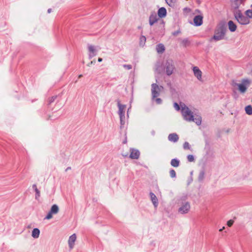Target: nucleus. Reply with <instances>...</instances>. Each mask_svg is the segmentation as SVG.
Returning a JSON list of instances; mask_svg holds the SVG:
<instances>
[{
    "instance_id": "9d476101",
    "label": "nucleus",
    "mask_w": 252,
    "mask_h": 252,
    "mask_svg": "<svg viewBox=\"0 0 252 252\" xmlns=\"http://www.w3.org/2000/svg\"><path fill=\"white\" fill-rule=\"evenodd\" d=\"M59 208L58 206L56 204L53 205L51 208L50 212L48 213L46 217V219L47 220H50L52 218V215L53 214H56L59 212Z\"/></svg>"
},
{
    "instance_id": "7c9ffc66",
    "label": "nucleus",
    "mask_w": 252,
    "mask_h": 252,
    "mask_svg": "<svg viewBox=\"0 0 252 252\" xmlns=\"http://www.w3.org/2000/svg\"><path fill=\"white\" fill-rule=\"evenodd\" d=\"M174 108L177 110L179 111L181 109V104L179 105L177 103L175 102L173 104Z\"/></svg>"
},
{
    "instance_id": "6e6552de",
    "label": "nucleus",
    "mask_w": 252,
    "mask_h": 252,
    "mask_svg": "<svg viewBox=\"0 0 252 252\" xmlns=\"http://www.w3.org/2000/svg\"><path fill=\"white\" fill-rule=\"evenodd\" d=\"M231 6L235 11L239 10V8H241V5H244L246 0H230Z\"/></svg>"
},
{
    "instance_id": "423d86ee",
    "label": "nucleus",
    "mask_w": 252,
    "mask_h": 252,
    "mask_svg": "<svg viewBox=\"0 0 252 252\" xmlns=\"http://www.w3.org/2000/svg\"><path fill=\"white\" fill-rule=\"evenodd\" d=\"M163 89V88L162 86H158L156 83L152 84L151 85L152 99H154L158 96Z\"/></svg>"
},
{
    "instance_id": "6ab92c4d",
    "label": "nucleus",
    "mask_w": 252,
    "mask_h": 252,
    "mask_svg": "<svg viewBox=\"0 0 252 252\" xmlns=\"http://www.w3.org/2000/svg\"><path fill=\"white\" fill-rule=\"evenodd\" d=\"M168 139L170 141L176 142L179 139V137L176 133H171L168 135Z\"/></svg>"
},
{
    "instance_id": "37998d69",
    "label": "nucleus",
    "mask_w": 252,
    "mask_h": 252,
    "mask_svg": "<svg viewBox=\"0 0 252 252\" xmlns=\"http://www.w3.org/2000/svg\"><path fill=\"white\" fill-rule=\"evenodd\" d=\"M102 61V59L101 58H98V62H101Z\"/></svg>"
},
{
    "instance_id": "c85d7f7f",
    "label": "nucleus",
    "mask_w": 252,
    "mask_h": 252,
    "mask_svg": "<svg viewBox=\"0 0 252 252\" xmlns=\"http://www.w3.org/2000/svg\"><path fill=\"white\" fill-rule=\"evenodd\" d=\"M183 148L185 150H191L190 146L188 142H185L184 143Z\"/></svg>"
},
{
    "instance_id": "4468645a",
    "label": "nucleus",
    "mask_w": 252,
    "mask_h": 252,
    "mask_svg": "<svg viewBox=\"0 0 252 252\" xmlns=\"http://www.w3.org/2000/svg\"><path fill=\"white\" fill-rule=\"evenodd\" d=\"M242 178L244 182L249 183L252 181V175L250 172H246L243 174Z\"/></svg>"
},
{
    "instance_id": "473e14b6",
    "label": "nucleus",
    "mask_w": 252,
    "mask_h": 252,
    "mask_svg": "<svg viewBox=\"0 0 252 252\" xmlns=\"http://www.w3.org/2000/svg\"><path fill=\"white\" fill-rule=\"evenodd\" d=\"M187 158H188V160L189 162H192L194 160V157L191 155H188Z\"/></svg>"
},
{
    "instance_id": "aec40b11",
    "label": "nucleus",
    "mask_w": 252,
    "mask_h": 252,
    "mask_svg": "<svg viewBox=\"0 0 252 252\" xmlns=\"http://www.w3.org/2000/svg\"><path fill=\"white\" fill-rule=\"evenodd\" d=\"M166 10L164 7H161L158 10V16L160 18L165 17L166 15Z\"/></svg>"
},
{
    "instance_id": "a18cd8bd",
    "label": "nucleus",
    "mask_w": 252,
    "mask_h": 252,
    "mask_svg": "<svg viewBox=\"0 0 252 252\" xmlns=\"http://www.w3.org/2000/svg\"><path fill=\"white\" fill-rule=\"evenodd\" d=\"M51 11H52V9L51 8L48 9V13H50V12H51Z\"/></svg>"
},
{
    "instance_id": "a19ab883",
    "label": "nucleus",
    "mask_w": 252,
    "mask_h": 252,
    "mask_svg": "<svg viewBox=\"0 0 252 252\" xmlns=\"http://www.w3.org/2000/svg\"><path fill=\"white\" fill-rule=\"evenodd\" d=\"M95 63V60L92 61L88 64V66H90L92 64L94 63Z\"/></svg>"
},
{
    "instance_id": "c9c22d12",
    "label": "nucleus",
    "mask_w": 252,
    "mask_h": 252,
    "mask_svg": "<svg viewBox=\"0 0 252 252\" xmlns=\"http://www.w3.org/2000/svg\"><path fill=\"white\" fill-rule=\"evenodd\" d=\"M234 223V221L232 220H229L227 222V225L229 226V227H231L233 224Z\"/></svg>"
},
{
    "instance_id": "0eeeda50",
    "label": "nucleus",
    "mask_w": 252,
    "mask_h": 252,
    "mask_svg": "<svg viewBox=\"0 0 252 252\" xmlns=\"http://www.w3.org/2000/svg\"><path fill=\"white\" fill-rule=\"evenodd\" d=\"M118 106L119 107L118 113L120 118L121 124L122 125H123L125 124V112L126 108V105L122 104L120 102H118Z\"/></svg>"
},
{
    "instance_id": "2eb2a0df",
    "label": "nucleus",
    "mask_w": 252,
    "mask_h": 252,
    "mask_svg": "<svg viewBox=\"0 0 252 252\" xmlns=\"http://www.w3.org/2000/svg\"><path fill=\"white\" fill-rule=\"evenodd\" d=\"M202 16L200 15H197L195 16L193 19L194 25L196 26L201 25L202 24Z\"/></svg>"
},
{
    "instance_id": "f8f14e48",
    "label": "nucleus",
    "mask_w": 252,
    "mask_h": 252,
    "mask_svg": "<svg viewBox=\"0 0 252 252\" xmlns=\"http://www.w3.org/2000/svg\"><path fill=\"white\" fill-rule=\"evenodd\" d=\"M194 75L199 81H202V71L197 66H194L192 68Z\"/></svg>"
},
{
    "instance_id": "f704fd0d",
    "label": "nucleus",
    "mask_w": 252,
    "mask_h": 252,
    "mask_svg": "<svg viewBox=\"0 0 252 252\" xmlns=\"http://www.w3.org/2000/svg\"><path fill=\"white\" fill-rule=\"evenodd\" d=\"M154 99H155V100L157 104H160L162 103V100L160 98L156 97V98H154Z\"/></svg>"
},
{
    "instance_id": "9b49d317",
    "label": "nucleus",
    "mask_w": 252,
    "mask_h": 252,
    "mask_svg": "<svg viewBox=\"0 0 252 252\" xmlns=\"http://www.w3.org/2000/svg\"><path fill=\"white\" fill-rule=\"evenodd\" d=\"M88 55L90 59L95 56L97 53V48L96 47L90 45L88 46Z\"/></svg>"
},
{
    "instance_id": "79ce46f5",
    "label": "nucleus",
    "mask_w": 252,
    "mask_h": 252,
    "mask_svg": "<svg viewBox=\"0 0 252 252\" xmlns=\"http://www.w3.org/2000/svg\"><path fill=\"white\" fill-rule=\"evenodd\" d=\"M32 188L34 189V190H35V189H37L36 185L35 184L32 185Z\"/></svg>"
},
{
    "instance_id": "39448f33",
    "label": "nucleus",
    "mask_w": 252,
    "mask_h": 252,
    "mask_svg": "<svg viewBox=\"0 0 252 252\" xmlns=\"http://www.w3.org/2000/svg\"><path fill=\"white\" fill-rule=\"evenodd\" d=\"M251 81L248 79H242L240 83H235L234 86L237 87L239 91L244 94L246 92L247 89L250 86Z\"/></svg>"
},
{
    "instance_id": "e433bc0d",
    "label": "nucleus",
    "mask_w": 252,
    "mask_h": 252,
    "mask_svg": "<svg viewBox=\"0 0 252 252\" xmlns=\"http://www.w3.org/2000/svg\"><path fill=\"white\" fill-rule=\"evenodd\" d=\"M123 66L125 68L128 70L131 69L132 68V66L130 64H124Z\"/></svg>"
},
{
    "instance_id": "c03bdc74",
    "label": "nucleus",
    "mask_w": 252,
    "mask_h": 252,
    "mask_svg": "<svg viewBox=\"0 0 252 252\" xmlns=\"http://www.w3.org/2000/svg\"><path fill=\"white\" fill-rule=\"evenodd\" d=\"M225 229V227L224 226H223L222 228L220 229L219 230L220 231H222L223 229Z\"/></svg>"
},
{
    "instance_id": "4c0bfd02",
    "label": "nucleus",
    "mask_w": 252,
    "mask_h": 252,
    "mask_svg": "<svg viewBox=\"0 0 252 252\" xmlns=\"http://www.w3.org/2000/svg\"><path fill=\"white\" fill-rule=\"evenodd\" d=\"M35 192H36V196H35V198H36L37 197H39L40 196V191L38 189H35V190H34Z\"/></svg>"
},
{
    "instance_id": "bb28decb",
    "label": "nucleus",
    "mask_w": 252,
    "mask_h": 252,
    "mask_svg": "<svg viewBox=\"0 0 252 252\" xmlns=\"http://www.w3.org/2000/svg\"><path fill=\"white\" fill-rule=\"evenodd\" d=\"M165 1L167 4L171 7L174 6L176 2V0H165Z\"/></svg>"
},
{
    "instance_id": "f257e3e1",
    "label": "nucleus",
    "mask_w": 252,
    "mask_h": 252,
    "mask_svg": "<svg viewBox=\"0 0 252 252\" xmlns=\"http://www.w3.org/2000/svg\"><path fill=\"white\" fill-rule=\"evenodd\" d=\"M181 113L183 119L188 122H193L197 126L201 124V117L197 114H194L191 110L187 107L184 103H181Z\"/></svg>"
},
{
    "instance_id": "1a4fd4ad",
    "label": "nucleus",
    "mask_w": 252,
    "mask_h": 252,
    "mask_svg": "<svg viewBox=\"0 0 252 252\" xmlns=\"http://www.w3.org/2000/svg\"><path fill=\"white\" fill-rule=\"evenodd\" d=\"M190 208V204L188 202L183 203L178 209V212L181 214H187Z\"/></svg>"
},
{
    "instance_id": "7ed1b4c3",
    "label": "nucleus",
    "mask_w": 252,
    "mask_h": 252,
    "mask_svg": "<svg viewBox=\"0 0 252 252\" xmlns=\"http://www.w3.org/2000/svg\"><path fill=\"white\" fill-rule=\"evenodd\" d=\"M164 71L167 76H170L174 73L175 66L174 61L171 59L166 60L163 63Z\"/></svg>"
},
{
    "instance_id": "f03ea898",
    "label": "nucleus",
    "mask_w": 252,
    "mask_h": 252,
    "mask_svg": "<svg viewBox=\"0 0 252 252\" xmlns=\"http://www.w3.org/2000/svg\"><path fill=\"white\" fill-rule=\"evenodd\" d=\"M226 29L224 25L220 24L215 31L214 36L210 39V41L213 40L218 41L224 38Z\"/></svg>"
},
{
    "instance_id": "72a5a7b5",
    "label": "nucleus",
    "mask_w": 252,
    "mask_h": 252,
    "mask_svg": "<svg viewBox=\"0 0 252 252\" xmlns=\"http://www.w3.org/2000/svg\"><path fill=\"white\" fill-rule=\"evenodd\" d=\"M156 71L157 72L158 74H161L163 72V70L159 66H157Z\"/></svg>"
},
{
    "instance_id": "2f4dec72",
    "label": "nucleus",
    "mask_w": 252,
    "mask_h": 252,
    "mask_svg": "<svg viewBox=\"0 0 252 252\" xmlns=\"http://www.w3.org/2000/svg\"><path fill=\"white\" fill-rule=\"evenodd\" d=\"M170 175L171 178H174L176 177V172L174 170L172 169L170 171Z\"/></svg>"
},
{
    "instance_id": "ddd939ff",
    "label": "nucleus",
    "mask_w": 252,
    "mask_h": 252,
    "mask_svg": "<svg viewBox=\"0 0 252 252\" xmlns=\"http://www.w3.org/2000/svg\"><path fill=\"white\" fill-rule=\"evenodd\" d=\"M130 156L129 157L131 159H138L140 156L139 151L135 149H131L130 150Z\"/></svg>"
},
{
    "instance_id": "4be33fe9",
    "label": "nucleus",
    "mask_w": 252,
    "mask_h": 252,
    "mask_svg": "<svg viewBox=\"0 0 252 252\" xmlns=\"http://www.w3.org/2000/svg\"><path fill=\"white\" fill-rule=\"evenodd\" d=\"M156 50L158 53H162L164 50L165 48L162 44H159L157 46Z\"/></svg>"
},
{
    "instance_id": "58836bf2",
    "label": "nucleus",
    "mask_w": 252,
    "mask_h": 252,
    "mask_svg": "<svg viewBox=\"0 0 252 252\" xmlns=\"http://www.w3.org/2000/svg\"><path fill=\"white\" fill-rule=\"evenodd\" d=\"M180 32L179 31H176V32H174L172 33V34L174 36H176Z\"/></svg>"
},
{
    "instance_id": "20e7f679",
    "label": "nucleus",
    "mask_w": 252,
    "mask_h": 252,
    "mask_svg": "<svg viewBox=\"0 0 252 252\" xmlns=\"http://www.w3.org/2000/svg\"><path fill=\"white\" fill-rule=\"evenodd\" d=\"M234 17L237 22L242 25H247L250 23V20L246 15L243 14L240 10H237L234 13Z\"/></svg>"
},
{
    "instance_id": "a878e982",
    "label": "nucleus",
    "mask_w": 252,
    "mask_h": 252,
    "mask_svg": "<svg viewBox=\"0 0 252 252\" xmlns=\"http://www.w3.org/2000/svg\"><path fill=\"white\" fill-rule=\"evenodd\" d=\"M245 15L248 17V18L250 20V19H252V9H248L247 10L245 13Z\"/></svg>"
},
{
    "instance_id": "412c9836",
    "label": "nucleus",
    "mask_w": 252,
    "mask_h": 252,
    "mask_svg": "<svg viewBox=\"0 0 252 252\" xmlns=\"http://www.w3.org/2000/svg\"><path fill=\"white\" fill-rule=\"evenodd\" d=\"M228 26L229 30L231 32H235L237 29L236 25L232 21H229L228 22Z\"/></svg>"
},
{
    "instance_id": "dca6fc26",
    "label": "nucleus",
    "mask_w": 252,
    "mask_h": 252,
    "mask_svg": "<svg viewBox=\"0 0 252 252\" xmlns=\"http://www.w3.org/2000/svg\"><path fill=\"white\" fill-rule=\"evenodd\" d=\"M151 200L155 208L157 207L158 205V200L156 195L153 193H150Z\"/></svg>"
},
{
    "instance_id": "b1692460",
    "label": "nucleus",
    "mask_w": 252,
    "mask_h": 252,
    "mask_svg": "<svg viewBox=\"0 0 252 252\" xmlns=\"http://www.w3.org/2000/svg\"><path fill=\"white\" fill-rule=\"evenodd\" d=\"M245 110L247 114L249 115H252V106L251 105L246 106Z\"/></svg>"
},
{
    "instance_id": "cd10ccee",
    "label": "nucleus",
    "mask_w": 252,
    "mask_h": 252,
    "mask_svg": "<svg viewBox=\"0 0 252 252\" xmlns=\"http://www.w3.org/2000/svg\"><path fill=\"white\" fill-rule=\"evenodd\" d=\"M204 176H205L204 172L203 171H200L198 177V180L199 181H202L204 178Z\"/></svg>"
},
{
    "instance_id": "393cba45",
    "label": "nucleus",
    "mask_w": 252,
    "mask_h": 252,
    "mask_svg": "<svg viewBox=\"0 0 252 252\" xmlns=\"http://www.w3.org/2000/svg\"><path fill=\"white\" fill-rule=\"evenodd\" d=\"M179 163H180L179 160L176 158L172 159L171 161V165L175 167H178L179 165Z\"/></svg>"
},
{
    "instance_id": "c756f323",
    "label": "nucleus",
    "mask_w": 252,
    "mask_h": 252,
    "mask_svg": "<svg viewBox=\"0 0 252 252\" xmlns=\"http://www.w3.org/2000/svg\"><path fill=\"white\" fill-rule=\"evenodd\" d=\"M140 40V45H143L145 44L146 40V37L145 36H141Z\"/></svg>"
},
{
    "instance_id": "a211bd4d",
    "label": "nucleus",
    "mask_w": 252,
    "mask_h": 252,
    "mask_svg": "<svg viewBox=\"0 0 252 252\" xmlns=\"http://www.w3.org/2000/svg\"><path fill=\"white\" fill-rule=\"evenodd\" d=\"M158 18L156 14H152L149 17V24L151 26L153 25L155 23L157 22Z\"/></svg>"
},
{
    "instance_id": "5701e85b",
    "label": "nucleus",
    "mask_w": 252,
    "mask_h": 252,
    "mask_svg": "<svg viewBox=\"0 0 252 252\" xmlns=\"http://www.w3.org/2000/svg\"><path fill=\"white\" fill-rule=\"evenodd\" d=\"M40 234V230L38 228H34L32 231V236L34 238L39 237Z\"/></svg>"
},
{
    "instance_id": "f3484780",
    "label": "nucleus",
    "mask_w": 252,
    "mask_h": 252,
    "mask_svg": "<svg viewBox=\"0 0 252 252\" xmlns=\"http://www.w3.org/2000/svg\"><path fill=\"white\" fill-rule=\"evenodd\" d=\"M76 236L75 234L70 236L68 240V244L70 249H72L74 246V242L76 240Z\"/></svg>"
},
{
    "instance_id": "ea45409f",
    "label": "nucleus",
    "mask_w": 252,
    "mask_h": 252,
    "mask_svg": "<svg viewBox=\"0 0 252 252\" xmlns=\"http://www.w3.org/2000/svg\"><path fill=\"white\" fill-rule=\"evenodd\" d=\"M184 11L186 12H189L190 11V9L189 8L186 7L184 9Z\"/></svg>"
}]
</instances>
